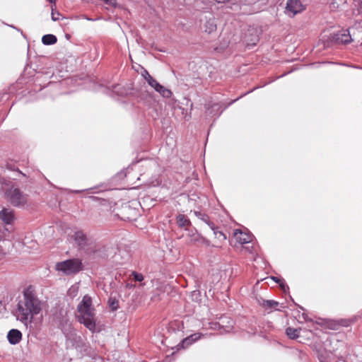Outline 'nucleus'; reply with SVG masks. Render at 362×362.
<instances>
[{"label": "nucleus", "instance_id": "15", "mask_svg": "<svg viewBox=\"0 0 362 362\" xmlns=\"http://www.w3.org/2000/svg\"><path fill=\"white\" fill-rule=\"evenodd\" d=\"M57 41V37L52 34H47L42 37V42L45 45H54Z\"/></svg>", "mask_w": 362, "mask_h": 362}, {"label": "nucleus", "instance_id": "13", "mask_svg": "<svg viewBox=\"0 0 362 362\" xmlns=\"http://www.w3.org/2000/svg\"><path fill=\"white\" fill-rule=\"evenodd\" d=\"M234 237L240 244L248 243L251 241V235L249 233H243L239 229L234 231Z\"/></svg>", "mask_w": 362, "mask_h": 362}, {"label": "nucleus", "instance_id": "26", "mask_svg": "<svg viewBox=\"0 0 362 362\" xmlns=\"http://www.w3.org/2000/svg\"><path fill=\"white\" fill-rule=\"evenodd\" d=\"M132 276H133V279L136 281H142L144 280V276H143V274H141L140 273L133 272L132 274Z\"/></svg>", "mask_w": 362, "mask_h": 362}, {"label": "nucleus", "instance_id": "6", "mask_svg": "<svg viewBox=\"0 0 362 362\" xmlns=\"http://www.w3.org/2000/svg\"><path fill=\"white\" fill-rule=\"evenodd\" d=\"M10 202L15 206H24L27 202V196L18 188L11 189L7 192Z\"/></svg>", "mask_w": 362, "mask_h": 362}, {"label": "nucleus", "instance_id": "18", "mask_svg": "<svg viewBox=\"0 0 362 362\" xmlns=\"http://www.w3.org/2000/svg\"><path fill=\"white\" fill-rule=\"evenodd\" d=\"M204 28H205V32L210 34L216 30V25L215 24V23L213 20H209L206 22Z\"/></svg>", "mask_w": 362, "mask_h": 362}, {"label": "nucleus", "instance_id": "8", "mask_svg": "<svg viewBox=\"0 0 362 362\" xmlns=\"http://www.w3.org/2000/svg\"><path fill=\"white\" fill-rule=\"evenodd\" d=\"M329 40L336 44H348L351 42V37L348 30H341L330 35Z\"/></svg>", "mask_w": 362, "mask_h": 362}, {"label": "nucleus", "instance_id": "21", "mask_svg": "<svg viewBox=\"0 0 362 362\" xmlns=\"http://www.w3.org/2000/svg\"><path fill=\"white\" fill-rule=\"evenodd\" d=\"M108 303L113 311L117 310L119 308V301L115 298H109Z\"/></svg>", "mask_w": 362, "mask_h": 362}, {"label": "nucleus", "instance_id": "5", "mask_svg": "<svg viewBox=\"0 0 362 362\" xmlns=\"http://www.w3.org/2000/svg\"><path fill=\"white\" fill-rule=\"evenodd\" d=\"M74 236V240L80 249L91 252H95V245L93 239L87 236L83 231H76Z\"/></svg>", "mask_w": 362, "mask_h": 362}, {"label": "nucleus", "instance_id": "12", "mask_svg": "<svg viewBox=\"0 0 362 362\" xmlns=\"http://www.w3.org/2000/svg\"><path fill=\"white\" fill-rule=\"evenodd\" d=\"M0 219L6 224H11L14 220L13 211L10 209L4 208L0 211Z\"/></svg>", "mask_w": 362, "mask_h": 362}, {"label": "nucleus", "instance_id": "11", "mask_svg": "<svg viewBox=\"0 0 362 362\" xmlns=\"http://www.w3.org/2000/svg\"><path fill=\"white\" fill-rule=\"evenodd\" d=\"M204 336V335L203 334L199 332L194 333L184 339L178 345V346H182V348L183 349L187 348L189 346H190L197 340L200 339Z\"/></svg>", "mask_w": 362, "mask_h": 362}, {"label": "nucleus", "instance_id": "4", "mask_svg": "<svg viewBox=\"0 0 362 362\" xmlns=\"http://www.w3.org/2000/svg\"><path fill=\"white\" fill-rule=\"evenodd\" d=\"M55 269L66 275H72L82 270L83 264L81 260L79 259H69L57 262L55 265Z\"/></svg>", "mask_w": 362, "mask_h": 362}, {"label": "nucleus", "instance_id": "24", "mask_svg": "<svg viewBox=\"0 0 362 362\" xmlns=\"http://www.w3.org/2000/svg\"><path fill=\"white\" fill-rule=\"evenodd\" d=\"M214 234L215 238L220 241H223L226 239V235L222 231L218 230V228L214 230Z\"/></svg>", "mask_w": 362, "mask_h": 362}, {"label": "nucleus", "instance_id": "27", "mask_svg": "<svg viewBox=\"0 0 362 362\" xmlns=\"http://www.w3.org/2000/svg\"><path fill=\"white\" fill-rule=\"evenodd\" d=\"M6 167L8 170H12V171H18L20 174L23 175V176H25V175L21 171L19 170L18 168H16L14 165L13 164H11V163H6Z\"/></svg>", "mask_w": 362, "mask_h": 362}, {"label": "nucleus", "instance_id": "31", "mask_svg": "<svg viewBox=\"0 0 362 362\" xmlns=\"http://www.w3.org/2000/svg\"><path fill=\"white\" fill-rule=\"evenodd\" d=\"M206 224H207L209 226V228H211V230L213 231L217 229V227L215 226V224L212 221H210V219L209 220V221H207L206 223Z\"/></svg>", "mask_w": 362, "mask_h": 362}, {"label": "nucleus", "instance_id": "14", "mask_svg": "<svg viewBox=\"0 0 362 362\" xmlns=\"http://www.w3.org/2000/svg\"><path fill=\"white\" fill-rule=\"evenodd\" d=\"M176 223L180 228H184L191 224L189 219L184 214H178L176 216Z\"/></svg>", "mask_w": 362, "mask_h": 362}, {"label": "nucleus", "instance_id": "29", "mask_svg": "<svg viewBox=\"0 0 362 362\" xmlns=\"http://www.w3.org/2000/svg\"><path fill=\"white\" fill-rule=\"evenodd\" d=\"M60 13L58 11H54V9H52V20L53 21H57L59 19Z\"/></svg>", "mask_w": 362, "mask_h": 362}, {"label": "nucleus", "instance_id": "20", "mask_svg": "<svg viewBox=\"0 0 362 362\" xmlns=\"http://www.w3.org/2000/svg\"><path fill=\"white\" fill-rule=\"evenodd\" d=\"M187 235L190 238V243L200 242L202 238L197 233V231L191 230L188 233Z\"/></svg>", "mask_w": 362, "mask_h": 362}, {"label": "nucleus", "instance_id": "23", "mask_svg": "<svg viewBox=\"0 0 362 362\" xmlns=\"http://www.w3.org/2000/svg\"><path fill=\"white\" fill-rule=\"evenodd\" d=\"M214 325H215V327H213L214 329H216L217 326L218 327L219 329H223V331L221 332V333L229 332L233 329V325L232 324L226 325V327H224L223 325H221L219 323L215 324Z\"/></svg>", "mask_w": 362, "mask_h": 362}, {"label": "nucleus", "instance_id": "22", "mask_svg": "<svg viewBox=\"0 0 362 362\" xmlns=\"http://www.w3.org/2000/svg\"><path fill=\"white\" fill-rule=\"evenodd\" d=\"M194 215L204 223H206L209 220V217L207 214L202 213V211H194Z\"/></svg>", "mask_w": 362, "mask_h": 362}, {"label": "nucleus", "instance_id": "3", "mask_svg": "<svg viewBox=\"0 0 362 362\" xmlns=\"http://www.w3.org/2000/svg\"><path fill=\"white\" fill-rule=\"evenodd\" d=\"M66 336V345L68 348L76 349L81 354H88L89 346L84 339L77 334L75 329H70Z\"/></svg>", "mask_w": 362, "mask_h": 362}, {"label": "nucleus", "instance_id": "32", "mask_svg": "<svg viewBox=\"0 0 362 362\" xmlns=\"http://www.w3.org/2000/svg\"><path fill=\"white\" fill-rule=\"evenodd\" d=\"M103 1H104V3L107 5H110V6H116V1L115 0H103Z\"/></svg>", "mask_w": 362, "mask_h": 362}, {"label": "nucleus", "instance_id": "1", "mask_svg": "<svg viewBox=\"0 0 362 362\" xmlns=\"http://www.w3.org/2000/svg\"><path fill=\"white\" fill-rule=\"evenodd\" d=\"M42 308V302L37 298L35 291L29 287L23 291V299L17 304L14 313L16 319L25 326L31 323L33 317L39 314Z\"/></svg>", "mask_w": 362, "mask_h": 362}, {"label": "nucleus", "instance_id": "25", "mask_svg": "<svg viewBox=\"0 0 362 362\" xmlns=\"http://www.w3.org/2000/svg\"><path fill=\"white\" fill-rule=\"evenodd\" d=\"M147 83L149 86L154 88V90H157V88H160V84L153 77H150L149 80L147 81Z\"/></svg>", "mask_w": 362, "mask_h": 362}, {"label": "nucleus", "instance_id": "7", "mask_svg": "<svg viewBox=\"0 0 362 362\" xmlns=\"http://www.w3.org/2000/svg\"><path fill=\"white\" fill-rule=\"evenodd\" d=\"M305 9L300 0H288L286 2V12L289 16H294Z\"/></svg>", "mask_w": 362, "mask_h": 362}, {"label": "nucleus", "instance_id": "19", "mask_svg": "<svg viewBox=\"0 0 362 362\" xmlns=\"http://www.w3.org/2000/svg\"><path fill=\"white\" fill-rule=\"evenodd\" d=\"M156 92L159 93L163 97L168 98L172 95L170 90L166 88L163 86L160 85V88H157Z\"/></svg>", "mask_w": 362, "mask_h": 362}, {"label": "nucleus", "instance_id": "30", "mask_svg": "<svg viewBox=\"0 0 362 362\" xmlns=\"http://www.w3.org/2000/svg\"><path fill=\"white\" fill-rule=\"evenodd\" d=\"M142 76L145 78V80L147 81L149 80L150 77H152L147 70L144 69L143 72L141 73Z\"/></svg>", "mask_w": 362, "mask_h": 362}, {"label": "nucleus", "instance_id": "10", "mask_svg": "<svg viewBox=\"0 0 362 362\" xmlns=\"http://www.w3.org/2000/svg\"><path fill=\"white\" fill-rule=\"evenodd\" d=\"M23 334L21 332L17 329H11L7 334V339L11 345H16L22 340Z\"/></svg>", "mask_w": 362, "mask_h": 362}, {"label": "nucleus", "instance_id": "16", "mask_svg": "<svg viewBox=\"0 0 362 362\" xmlns=\"http://www.w3.org/2000/svg\"><path fill=\"white\" fill-rule=\"evenodd\" d=\"M262 305L266 310H272L273 309L276 310H279V308H277V306L279 305V303L274 300H264Z\"/></svg>", "mask_w": 362, "mask_h": 362}, {"label": "nucleus", "instance_id": "33", "mask_svg": "<svg viewBox=\"0 0 362 362\" xmlns=\"http://www.w3.org/2000/svg\"><path fill=\"white\" fill-rule=\"evenodd\" d=\"M4 252L3 251L2 247L0 246V260L4 257Z\"/></svg>", "mask_w": 362, "mask_h": 362}, {"label": "nucleus", "instance_id": "17", "mask_svg": "<svg viewBox=\"0 0 362 362\" xmlns=\"http://www.w3.org/2000/svg\"><path fill=\"white\" fill-rule=\"evenodd\" d=\"M300 329L288 327L286 329L287 336L291 339H296L299 337Z\"/></svg>", "mask_w": 362, "mask_h": 362}, {"label": "nucleus", "instance_id": "28", "mask_svg": "<svg viewBox=\"0 0 362 362\" xmlns=\"http://www.w3.org/2000/svg\"><path fill=\"white\" fill-rule=\"evenodd\" d=\"M272 279L276 283L279 284V286L285 290L286 285L284 284V282L283 280L280 279L279 278L276 276H272Z\"/></svg>", "mask_w": 362, "mask_h": 362}, {"label": "nucleus", "instance_id": "9", "mask_svg": "<svg viewBox=\"0 0 362 362\" xmlns=\"http://www.w3.org/2000/svg\"><path fill=\"white\" fill-rule=\"evenodd\" d=\"M259 35L257 30L255 29H250L247 34L245 37V40L247 47H253L259 42Z\"/></svg>", "mask_w": 362, "mask_h": 362}, {"label": "nucleus", "instance_id": "2", "mask_svg": "<svg viewBox=\"0 0 362 362\" xmlns=\"http://www.w3.org/2000/svg\"><path fill=\"white\" fill-rule=\"evenodd\" d=\"M78 321L87 329L94 332L96 329L95 308L93 307L91 298L86 295L77 306Z\"/></svg>", "mask_w": 362, "mask_h": 362}]
</instances>
